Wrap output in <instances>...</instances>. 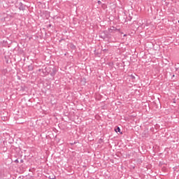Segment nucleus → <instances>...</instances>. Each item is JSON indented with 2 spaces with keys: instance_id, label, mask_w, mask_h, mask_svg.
Returning a JSON list of instances; mask_svg holds the SVG:
<instances>
[{
  "instance_id": "obj_2",
  "label": "nucleus",
  "mask_w": 179,
  "mask_h": 179,
  "mask_svg": "<svg viewBox=\"0 0 179 179\" xmlns=\"http://www.w3.org/2000/svg\"><path fill=\"white\" fill-rule=\"evenodd\" d=\"M108 33L110 34H113L114 33H117V31H120V29H117L115 27H110V28H108Z\"/></svg>"
},
{
  "instance_id": "obj_25",
  "label": "nucleus",
  "mask_w": 179,
  "mask_h": 179,
  "mask_svg": "<svg viewBox=\"0 0 179 179\" xmlns=\"http://www.w3.org/2000/svg\"><path fill=\"white\" fill-rule=\"evenodd\" d=\"M178 23H179V20H178Z\"/></svg>"
},
{
  "instance_id": "obj_19",
  "label": "nucleus",
  "mask_w": 179,
  "mask_h": 179,
  "mask_svg": "<svg viewBox=\"0 0 179 179\" xmlns=\"http://www.w3.org/2000/svg\"><path fill=\"white\" fill-rule=\"evenodd\" d=\"M38 71L39 72H43V69H39Z\"/></svg>"
},
{
  "instance_id": "obj_20",
  "label": "nucleus",
  "mask_w": 179,
  "mask_h": 179,
  "mask_svg": "<svg viewBox=\"0 0 179 179\" xmlns=\"http://www.w3.org/2000/svg\"><path fill=\"white\" fill-rule=\"evenodd\" d=\"M98 3H99V4L101 3V1H98Z\"/></svg>"
},
{
  "instance_id": "obj_17",
  "label": "nucleus",
  "mask_w": 179,
  "mask_h": 179,
  "mask_svg": "<svg viewBox=\"0 0 179 179\" xmlns=\"http://www.w3.org/2000/svg\"><path fill=\"white\" fill-rule=\"evenodd\" d=\"M129 20H132V17L130 16Z\"/></svg>"
},
{
  "instance_id": "obj_1",
  "label": "nucleus",
  "mask_w": 179,
  "mask_h": 179,
  "mask_svg": "<svg viewBox=\"0 0 179 179\" xmlns=\"http://www.w3.org/2000/svg\"><path fill=\"white\" fill-rule=\"evenodd\" d=\"M57 72H58V70L57 69V67L54 66H50L48 67V75H50L52 78L57 75Z\"/></svg>"
},
{
  "instance_id": "obj_8",
  "label": "nucleus",
  "mask_w": 179,
  "mask_h": 179,
  "mask_svg": "<svg viewBox=\"0 0 179 179\" xmlns=\"http://www.w3.org/2000/svg\"><path fill=\"white\" fill-rule=\"evenodd\" d=\"M20 92H26V86L22 85L20 87Z\"/></svg>"
},
{
  "instance_id": "obj_4",
  "label": "nucleus",
  "mask_w": 179,
  "mask_h": 179,
  "mask_svg": "<svg viewBox=\"0 0 179 179\" xmlns=\"http://www.w3.org/2000/svg\"><path fill=\"white\" fill-rule=\"evenodd\" d=\"M19 6L20 10H26V5H24L23 3L20 2L19 3Z\"/></svg>"
},
{
  "instance_id": "obj_6",
  "label": "nucleus",
  "mask_w": 179,
  "mask_h": 179,
  "mask_svg": "<svg viewBox=\"0 0 179 179\" xmlns=\"http://www.w3.org/2000/svg\"><path fill=\"white\" fill-rule=\"evenodd\" d=\"M42 73L44 76H47V75H48V67H45L44 69H42Z\"/></svg>"
},
{
  "instance_id": "obj_23",
  "label": "nucleus",
  "mask_w": 179,
  "mask_h": 179,
  "mask_svg": "<svg viewBox=\"0 0 179 179\" xmlns=\"http://www.w3.org/2000/svg\"><path fill=\"white\" fill-rule=\"evenodd\" d=\"M48 27H51V24H50L48 25Z\"/></svg>"
},
{
  "instance_id": "obj_9",
  "label": "nucleus",
  "mask_w": 179,
  "mask_h": 179,
  "mask_svg": "<svg viewBox=\"0 0 179 179\" xmlns=\"http://www.w3.org/2000/svg\"><path fill=\"white\" fill-rule=\"evenodd\" d=\"M34 67H33V66L29 65L28 66V71H34Z\"/></svg>"
},
{
  "instance_id": "obj_15",
  "label": "nucleus",
  "mask_w": 179,
  "mask_h": 179,
  "mask_svg": "<svg viewBox=\"0 0 179 179\" xmlns=\"http://www.w3.org/2000/svg\"><path fill=\"white\" fill-rule=\"evenodd\" d=\"M118 33H120V34H124V33H122V31H121V29H120V31H117Z\"/></svg>"
},
{
  "instance_id": "obj_13",
  "label": "nucleus",
  "mask_w": 179,
  "mask_h": 179,
  "mask_svg": "<svg viewBox=\"0 0 179 179\" xmlns=\"http://www.w3.org/2000/svg\"><path fill=\"white\" fill-rule=\"evenodd\" d=\"M14 163H16V164H17V163H19V159H15V161H14Z\"/></svg>"
},
{
  "instance_id": "obj_10",
  "label": "nucleus",
  "mask_w": 179,
  "mask_h": 179,
  "mask_svg": "<svg viewBox=\"0 0 179 179\" xmlns=\"http://www.w3.org/2000/svg\"><path fill=\"white\" fill-rule=\"evenodd\" d=\"M105 32H103V35H99L100 38H103V40H106V34H104Z\"/></svg>"
},
{
  "instance_id": "obj_18",
  "label": "nucleus",
  "mask_w": 179,
  "mask_h": 179,
  "mask_svg": "<svg viewBox=\"0 0 179 179\" xmlns=\"http://www.w3.org/2000/svg\"><path fill=\"white\" fill-rule=\"evenodd\" d=\"M175 76L176 75L173 74L171 78L173 79V78H174Z\"/></svg>"
},
{
  "instance_id": "obj_24",
  "label": "nucleus",
  "mask_w": 179,
  "mask_h": 179,
  "mask_svg": "<svg viewBox=\"0 0 179 179\" xmlns=\"http://www.w3.org/2000/svg\"><path fill=\"white\" fill-rule=\"evenodd\" d=\"M13 150H15V147H13Z\"/></svg>"
},
{
  "instance_id": "obj_14",
  "label": "nucleus",
  "mask_w": 179,
  "mask_h": 179,
  "mask_svg": "<svg viewBox=\"0 0 179 179\" xmlns=\"http://www.w3.org/2000/svg\"><path fill=\"white\" fill-rule=\"evenodd\" d=\"M101 142H103V139H102V138H100V139H99V143H101Z\"/></svg>"
},
{
  "instance_id": "obj_22",
  "label": "nucleus",
  "mask_w": 179,
  "mask_h": 179,
  "mask_svg": "<svg viewBox=\"0 0 179 179\" xmlns=\"http://www.w3.org/2000/svg\"><path fill=\"white\" fill-rule=\"evenodd\" d=\"M75 143H76V142L72 143L71 145H75Z\"/></svg>"
},
{
  "instance_id": "obj_16",
  "label": "nucleus",
  "mask_w": 179,
  "mask_h": 179,
  "mask_svg": "<svg viewBox=\"0 0 179 179\" xmlns=\"http://www.w3.org/2000/svg\"><path fill=\"white\" fill-rule=\"evenodd\" d=\"M20 163H24V161L23 159H20Z\"/></svg>"
},
{
  "instance_id": "obj_3",
  "label": "nucleus",
  "mask_w": 179,
  "mask_h": 179,
  "mask_svg": "<svg viewBox=\"0 0 179 179\" xmlns=\"http://www.w3.org/2000/svg\"><path fill=\"white\" fill-rule=\"evenodd\" d=\"M103 33H105V38H108V41H111V34L107 31H104Z\"/></svg>"
},
{
  "instance_id": "obj_26",
  "label": "nucleus",
  "mask_w": 179,
  "mask_h": 179,
  "mask_svg": "<svg viewBox=\"0 0 179 179\" xmlns=\"http://www.w3.org/2000/svg\"><path fill=\"white\" fill-rule=\"evenodd\" d=\"M55 179H57V178H55Z\"/></svg>"
},
{
  "instance_id": "obj_5",
  "label": "nucleus",
  "mask_w": 179,
  "mask_h": 179,
  "mask_svg": "<svg viewBox=\"0 0 179 179\" xmlns=\"http://www.w3.org/2000/svg\"><path fill=\"white\" fill-rule=\"evenodd\" d=\"M69 48H71V50H72L73 51H75V50H76V45H75L73 43H70L69 44Z\"/></svg>"
},
{
  "instance_id": "obj_7",
  "label": "nucleus",
  "mask_w": 179,
  "mask_h": 179,
  "mask_svg": "<svg viewBox=\"0 0 179 179\" xmlns=\"http://www.w3.org/2000/svg\"><path fill=\"white\" fill-rule=\"evenodd\" d=\"M115 131L117 133L119 132V134H120V135H122V131H121V129L120 128V127H116L115 128Z\"/></svg>"
},
{
  "instance_id": "obj_12",
  "label": "nucleus",
  "mask_w": 179,
  "mask_h": 179,
  "mask_svg": "<svg viewBox=\"0 0 179 179\" xmlns=\"http://www.w3.org/2000/svg\"><path fill=\"white\" fill-rule=\"evenodd\" d=\"M130 77L131 78V79H135V76H134L132 74L130 76Z\"/></svg>"
},
{
  "instance_id": "obj_21",
  "label": "nucleus",
  "mask_w": 179,
  "mask_h": 179,
  "mask_svg": "<svg viewBox=\"0 0 179 179\" xmlns=\"http://www.w3.org/2000/svg\"><path fill=\"white\" fill-rule=\"evenodd\" d=\"M123 37H127V34H124V35H123Z\"/></svg>"
},
{
  "instance_id": "obj_11",
  "label": "nucleus",
  "mask_w": 179,
  "mask_h": 179,
  "mask_svg": "<svg viewBox=\"0 0 179 179\" xmlns=\"http://www.w3.org/2000/svg\"><path fill=\"white\" fill-rule=\"evenodd\" d=\"M48 178H49V179H55L56 177H55V176L52 175V176H50L48 177Z\"/></svg>"
}]
</instances>
